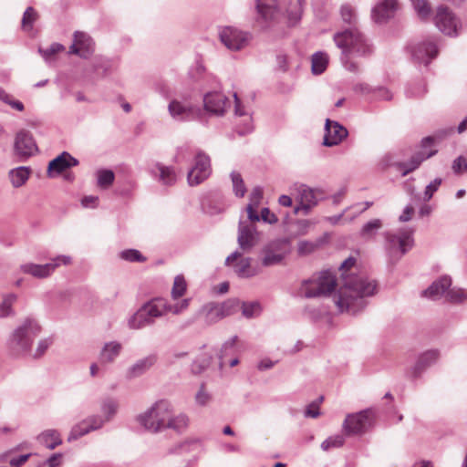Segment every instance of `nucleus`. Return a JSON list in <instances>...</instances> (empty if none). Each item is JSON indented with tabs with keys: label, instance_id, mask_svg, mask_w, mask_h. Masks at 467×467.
<instances>
[{
	"label": "nucleus",
	"instance_id": "f257e3e1",
	"mask_svg": "<svg viewBox=\"0 0 467 467\" xmlns=\"http://www.w3.org/2000/svg\"><path fill=\"white\" fill-rule=\"evenodd\" d=\"M356 264V259L349 256L344 260L339 271L343 278V285L334 301L340 312H348L356 315L367 306L366 297L376 293L377 284L364 275H347L346 272Z\"/></svg>",
	"mask_w": 467,
	"mask_h": 467
},
{
	"label": "nucleus",
	"instance_id": "f03ea898",
	"mask_svg": "<svg viewBox=\"0 0 467 467\" xmlns=\"http://www.w3.org/2000/svg\"><path fill=\"white\" fill-rule=\"evenodd\" d=\"M333 40L341 50L340 61L344 67L350 72L358 73L359 67L352 58L367 57L372 52L365 36L358 27H348L337 32Z\"/></svg>",
	"mask_w": 467,
	"mask_h": 467
},
{
	"label": "nucleus",
	"instance_id": "7ed1b4c3",
	"mask_svg": "<svg viewBox=\"0 0 467 467\" xmlns=\"http://www.w3.org/2000/svg\"><path fill=\"white\" fill-rule=\"evenodd\" d=\"M173 412L174 408L171 401L160 400L138 415L137 420L145 430L157 433L167 430L169 416Z\"/></svg>",
	"mask_w": 467,
	"mask_h": 467
},
{
	"label": "nucleus",
	"instance_id": "20e7f679",
	"mask_svg": "<svg viewBox=\"0 0 467 467\" xmlns=\"http://www.w3.org/2000/svg\"><path fill=\"white\" fill-rule=\"evenodd\" d=\"M41 327L33 318H26L11 334L8 348L15 356L26 353L31 349L34 339L39 335Z\"/></svg>",
	"mask_w": 467,
	"mask_h": 467
},
{
	"label": "nucleus",
	"instance_id": "39448f33",
	"mask_svg": "<svg viewBox=\"0 0 467 467\" xmlns=\"http://www.w3.org/2000/svg\"><path fill=\"white\" fill-rule=\"evenodd\" d=\"M337 286V278L330 270L319 273L317 278L304 280L299 293L306 298H314L329 296Z\"/></svg>",
	"mask_w": 467,
	"mask_h": 467
},
{
	"label": "nucleus",
	"instance_id": "423d86ee",
	"mask_svg": "<svg viewBox=\"0 0 467 467\" xmlns=\"http://www.w3.org/2000/svg\"><path fill=\"white\" fill-rule=\"evenodd\" d=\"M385 248L392 262L399 261L414 244L413 230L400 228L396 233L386 232L384 234Z\"/></svg>",
	"mask_w": 467,
	"mask_h": 467
},
{
	"label": "nucleus",
	"instance_id": "0eeeda50",
	"mask_svg": "<svg viewBox=\"0 0 467 467\" xmlns=\"http://www.w3.org/2000/svg\"><path fill=\"white\" fill-rule=\"evenodd\" d=\"M164 305L161 298H153L142 306L129 319V327L131 329H140L154 324L155 319L163 315Z\"/></svg>",
	"mask_w": 467,
	"mask_h": 467
},
{
	"label": "nucleus",
	"instance_id": "6e6552de",
	"mask_svg": "<svg viewBox=\"0 0 467 467\" xmlns=\"http://www.w3.org/2000/svg\"><path fill=\"white\" fill-rule=\"evenodd\" d=\"M259 233L254 225L240 221L238 224L237 243L241 251L236 250L228 255L225 264L229 265L239 259L244 253L251 252L259 243Z\"/></svg>",
	"mask_w": 467,
	"mask_h": 467
},
{
	"label": "nucleus",
	"instance_id": "1a4fd4ad",
	"mask_svg": "<svg viewBox=\"0 0 467 467\" xmlns=\"http://www.w3.org/2000/svg\"><path fill=\"white\" fill-rule=\"evenodd\" d=\"M221 43L230 51H240L247 47L253 38L248 31L236 26H221L218 31Z\"/></svg>",
	"mask_w": 467,
	"mask_h": 467
},
{
	"label": "nucleus",
	"instance_id": "9d476101",
	"mask_svg": "<svg viewBox=\"0 0 467 467\" xmlns=\"http://www.w3.org/2000/svg\"><path fill=\"white\" fill-rule=\"evenodd\" d=\"M434 23L438 29L449 36H457L462 31V23L448 6L437 7Z\"/></svg>",
	"mask_w": 467,
	"mask_h": 467
},
{
	"label": "nucleus",
	"instance_id": "9b49d317",
	"mask_svg": "<svg viewBox=\"0 0 467 467\" xmlns=\"http://www.w3.org/2000/svg\"><path fill=\"white\" fill-rule=\"evenodd\" d=\"M261 264L265 267L279 265L290 253V242L287 238L275 239L266 244L263 250Z\"/></svg>",
	"mask_w": 467,
	"mask_h": 467
},
{
	"label": "nucleus",
	"instance_id": "f8f14e48",
	"mask_svg": "<svg viewBox=\"0 0 467 467\" xmlns=\"http://www.w3.org/2000/svg\"><path fill=\"white\" fill-rule=\"evenodd\" d=\"M237 306L238 303L235 300H227L223 303L211 302L202 307L201 313L203 315L205 322L212 325L233 315Z\"/></svg>",
	"mask_w": 467,
	"mask_h": 467
},
{
	"label": "nucleus",
	"instance_id": "ddd939ff",
	"mask_svg": "<svg viewBox=\"0 0 467 467\" xmlns=\"http://www.w3.org/2000/svg\"><path fill=\"white\" fill-rule=\"evenodd\" d=\"M211 159L203 151L199 150L194 159V165L189 171L187 179L190 185H198L211 174Z\"/></svg>",
	"mask_w": 467,
	"mask_h": 467
},
{
	"label": "nucleus",
	"instance_id": "4468645a",
	"mask_svg": "<svg viewBox=\"0 0 467 467\" xmlns=\"http://www.w3.org/2000/svg\"><path fill=\"white\" fill-rule=\"evenodd\" d=\"M257 22L262 27H270L281 16V5L276 0H256Z\"/></svg>",
	"mask_w": 467,
	"mask_h": 467
},
{
	"label": "nucleus",
	"instance_id": "2eb2a0df",
	"mask_svg": "<svg viewBox=\"0 0 467 467\" xmlns=\"http://www.w3.org/2000/svg\"><path fill=\"white\" fill-rule=\"evenodd\" d=\"M71 258L67 255H58L52 260V262L45 264V265H36V264H25L21 265V270L23 273L30 275L36 278H46L49 276L55 269L60 265H68L70 264Z\"/></svg>",
	"mask_w": 467,
	"mask_h": 467
},
{
	"label": "nucleus",
	"instance_id": "dca6fc26",
	"mask_svg": "<svg viewBox=\"0 0 467 467\" xmlns=\"http://www.w3.org/2000/svg\"><path fill=\"white\" fill-rule=\"evenodd\" d=\"M371 421L372 411L365 410L348 415L344 420L343 429L348 435L361 434L371 426Z\"/></svg>",
	"mask_w": 467,
	"mask_h": 467
},
{
	"label": "nucleus",
	"instance_id": "f3484780",
	"mask_svg": "<svg viewBox=\"0 0 467 467\" xmlns=\"http://www.w3.org/2000/svg\"><path fill=\"white\" fill-rule=\"evenodd\" d=\"M37 151L36 143L30 131L19 130L15 137L14 152L21 161H26Z\"/></svg>",
	"mask_w": 467,
	"mask_h": 467
},
{
	"label": "nucleus",
	"instance_id": "a211bd4d",
	"mask_svg": "<svg viewBox=\"0 0 467 467\" xmlns=\"http://www.w3.org/2000/svg\"><path fill=\"white\" fill-rule=\"evenodd\" d=\"M105 423H107V421L101 415H91L71 429L67 441H76L90 431L99 430Z\"/></svg>",
	"mask_w": 467,
	"mask_h": 467
},
{
	"label": "nucleus",
	"instance_id": "6ab92c4d",
	"mask_svg": "<svg viewBox=\"0 0 467 467\" xmlns=\"http://www.w3.org/2000/svg\"><path fill=\"white\" fill-rule=\"evenodd\" d=\"M410 53L416 63L427 66L438 55V47L434 40L429 39L411 46Z\"/></svg>",
	"mask_w": 467,
	"mask_h": 467
},
{
	"label": "nucleus",
	"instance_id": "aec40b11",
	"mask_svg": "<svg viewBox=\"0 0 467 467\" xmlns=\"http://www.w3.org/2000/svg\"><path fill=\"white\" fill-rule=\"evenodd\" d=\"M94 52V41L86 32L76 31L73 35V43L69 47V53L80 57L88 58Z\"/></svg>",
	"mask_w": 467,
	"mask_h": 467
},
{
	"label": "nucleus",
	"instance_id": "412c9836",
	"mask_svg": "<svg viewBox=\"0 0 467 467\" xmlns=\"http://www.w3.org/2000/svg\"><path fill=\"white\" fill-rule=\"evenodd\" d=\"M348 135V130L339 122L326 119L325 135L323 144L327 147H332L339 144Z\"/></svg>",
	"mask_w": 467,
	"mask_h": 467
},
{
	"label": "nucleus",
	"instance_id": "4be33fe9",
	"mask_svg": "<svg viewBox=\"0 0 467 467\" xmlns=\"http://www.w3.org/2000/svg\"><path fill=\"white\" fill-rule=\"evenodd\" d=\"M440 353L436 349L428 350L418 358L415 365L407 372L408 377L416 379L432 364L436 363Z\"/></svg>",
	"mask_w": 467,
	"mask_h": 467
},
{
	"label": "nucleus",
	"instance_id": "5701e85b",
	"mask_svg": "<svg viewBox=\"0 0 467 467\" xmlns=\"http://www.w3.org/2000/svg\"><path fill=\"white\" fill-rule=\"evenodd\" d=\"M78 165V161L67 151H63L57 157L49 161L47 166V175L54 177L60 174L67 169Z\"/></svg>",
	"mask_w": 467,
	"mask_h": 467
},
{
	"label": "nucleus",
	"instance_id": "b1692460",
	"mask_svg": "<svg viewBox=\"0 0 467 467\" xmlns=\"http://www.w3.org/2000/svg\"><path fill=\"white\" fill-rule=\"evenodd\" d=\"M204 108L216 115H223L229 104L228 99L220 92L208 93L203 98Z\"/></svg>",
	"mask_w": 467,
	"mask_h": 467
},
{
	"label": "nucleus",
	"instance_id": "393cba45",
	"mask_svg": "<svg viewBox=\"0 0 467 467\" xmlns=\"http://www.w3.org/2000/svg\"><path fill=\"white\" fill-rule=\"evenodd\" d=\"M397 0H382L372 9V18L376 23H385L397 10Z\"/></svg>",
	"mask_w": 467,
	"mask_h": 467
},
{
	"label": "nucleus",
	"instance_id": "a878e982",
	"mask_svg": "<svg viewBox=\"0 0 467 467\" xmlns=\"http://www.w3.org/2000/svg\"><path fill=\"white\" fill-rule=\"evenodd\" d=\"M150 173L159 182L166 186L173 185L177 181V174L173 167L165 166L160 162H156L150 168Z\"/></svg>",
	"mask_w": 467,
	"mask_h": 467
},
{
	"label": "nucleus",
	"instance_id": "bb28decb",
	"mask_svg": "<svg viewBox=\"0 0 467 467\" xmlns=\"http://www.w3.org/2000/svg\"><path fill=\"white\" fill-rule=\"evenodd\" d=\"M451 285L450 276L444 275L434 281L427 289L421 292V296L432 300H437L442 296H446L447 290Z\"/></svg>",
	"mask_w": 467,
	"mask_h": 467
},
{
	"label": "nucleus",
	"instance_id": "cd10ccee",
	"mask_svg": "<svg viewBox=\"0 0 467 467\" xmlns=\"http://www.w3.org/2000/svg\"><path fill=\"white\" fill-rule=\"evenodd\" d=\"M157 362V356L150 354L137 360L127 370V378L131 379L145 374Z\"/></svg>",
	"mask_w": 467,
	"mask_h": 467
},
{
	"label": "nucleus",
	"instance_id": "c85d7f7f",
	"mask_svg": "<svg viewBox=\"0 0 467 467\" xmlns=\"http://www.w3.org/2000/svg\"><path fill=\"white\" fill-rule=\"evenodd\" d=\"M168 109L171 117L177 120H189L195 115V111L191 105L183 104L176 99L170 102Z\"/></svg>",
	"mask_w": 467,
	"mask_h": 467
},
{
	"label": "nucleus",
	"instance_id": "c756f323",
	"mask_svg": "<svg viewBox=\"0 0 467 467\" xmlns=\"http://www.w3.org/2000/svg\"><path fill=\"white\" fill-rule=\"evenodd\" d=\"M299 198L300 205L295 208V213H298V212L302 210L305 214H307L317 203L314 191L306 185L300 186Z\"/></svg>",
	"mask_w": 467,
	"mask_h": 467
},
{
	"label": "nucleus",
	"instance_id": "7c9ffc66",
	"mask_svg": "<svg viewBox=\"0 0 467 467\" xmlns=\"http://www.w3.org/2000/svg\"><path fill=\"white\" fill-rule=\"evenodd\" d=\"M436 153V150H431L428 153L425 152H417L414 154L408 162H398L396 163V167L401 171V175L406 176L410 172L415 171L420 163Z\"/></svg>",
	"mask_w": 467,
	"mask_h": 467
},
{
	"label": "nucleus",
	"instance_id": "2f4dec72",
	"mask_svg": "<svg viewBox=\"0 0 467 467\" xmlns=\"http://www.w3.org/2000/svg\"><path fill=\"white\" fill-rule=\"evenodd\" d=\"M119 408V403L118 400L111 397L103 399L100 403L102 418H104L107 422L111 421L115 415L118 413Z\"/></svg>",
	"mask_w": 467,
	"mask_h": 467
},
{
	"label": "nucleus",
	"instance_id": "473e14b6",
	"mask_svg": "<svg viewBox=\"0 0 467 467\" xmlns=\"http://www.w3.org/2000/svg\"><path fill=\"white\" fill-rule=\"evenodd\" d=\"M190 424V418L185 413H179L178 415L170 414L167 423V429H171L178 433L184 432Z\"/></svg>",
	"mask_w": 467,
	"mask_h": 467
},
{
	"label": "nucleus",
	"instance_id": "72a5a7b5",
	"mask_svg": "<svg viewBox=\"0 0 467 467\" xmlns=\"http://www.w3.org/2000/svg\"><path fill=\"white\" fill-rule=\"evenodd\" d=\"M37 440L49 450H53L62 443L60 434L56 430L44 431L37 436Z\"/></svg>",
	"mask_w": 467,
	"mask_h": 467
},
{
	"label": "nucleus",
	"instance_id": "f704fd0d",
	"mask_svg": "<svg viewBox=\"0 0 467 467\" xmlns=\"http://www.w3.org/2000/svg\"><path fill=\"white\" fill-rule=\"evenodd\" d=\"M30 173L31 170L29 167L20 166L12 169L8 175L12 185L15 188H19L26 182V181L29 179Z\"/></svg>",
	"mask_w": 467,
	"mask_h": 467
},
{
	"label": "nucleus",
	"instance_id": "c9c22d12",
	"mask_svg": "<svg viewBox=\"0 0 467 467\" xmlns=\"http://www.w3.org/2000/svg\"><path fill=\"white\" fill-rule=\"evenodd\" d=\"M122 349L120 343L110 341L106 343L100 351V359L104 363H111L119 355Z\"/></svg>",
	"mask_w": 467,
	"mask_h": 467
},
{
	"label": "nucleus",
	"instance_id": "e433bc0d",
	"mask_svg": "<svg viewBox=\"0 0 467 467\" xmlns=\"http://www.w3.org/2000/svg\"><path fill=\"white\" fill-rule=\"evenodd\" d=\"M252 258L240 257L234 265L235 274L242 278H249L256 275V271L251 266Z\"/></svg>",
	"mask_w": 467,
	"mask_h": 467
},
{
	"label": "nucleus",
	"instance_id": "4c0bfd02",
	"mask_svg": "<svg viewBox=\"0 0 467 467\" xmlns=\"http://www.w3.org/2000/svg\"><path fill=\"white\" fill-rule=\"evenodd\" d=\"M339 14L343 23L348 25L349 27H357L358 16L355 8L350 4L341 5Z\"/></svg>",
	"mask_w": 467,
	"mask_h": 467
},
{
	"label": "nucleus",
	"instance_id": "58836bf2",
	"mask_svg": "<svg viewBox=\"0 0 467 467\" xmlns=\"http://www.w3.org/2000/svg\"><path fill=\"white\" fill-rule=\"evenodd\" d=\"M237 339H238L237 336H234L233 337H231L229 340L225 341L223 344V346L220 349V352L218 354V358L220 360L221 367H223L226 363V358L228 356L235 354V350H236L235 345H236Z\"/></svg>",
	"mask_w": 467,
	"mask_h": 467
},
{
	"label": "nucleus",
	"instance_id": "ea45409f",
	"mask_svg": "<svg viewBox=\"0 0 467 467\" xmlns=\"http://www.w3.org/2000/svg\"><path fill=\"white\" fill-rule=\"evenodd\" d=\"M17 296L16 294H7L3 297L0 304V318H5L15 315L13 305L16 302Z\"/></svg>",
	"mask_w": 467,
	"mask_h": 467
},
{
	"label": "nucleus",
	"instance_id": "a19ab883",
	"mask_svg": "<svg viewBox=\"0 0 467 467\" xmlns=\"http://www.w3.org/2000/svg\"><path fill=\"white\" fill-rule=\"evenodd\" d=\"M327 56L323 52H317L312 56V72L315 75L322 74L327 66Z\"/></svg>",
	"mask_w": 467,
	"mask_h": 467
},
{
	"label": "nucleus",
	"instance_id": "79ce46f5",
	"mask_svg": "<svg viewBox=\"0 0 467 467\" xmlns=\"http://www.w3.org/2000/svg\"><path fill=\"white\" fill-rule=\"evenodd\" d=\"M305 0H290L289 6L286 7V13L292 23H296L303 12V4Z\"/></svg>",
	"mask_w": 467,
	"mask_h": 467
},
{
	"label": "nucleus",
	"instance_id": "37998d69",
	"mask_svg": "<svg viewBox=\"0 0 467 467\" xmlns=\"http://www.w3.org/2000/svg\"><path fill=\"white\" fill-rule=\"evenodd\" d=\"M382 227L380 219H373L366 223L360 230V236L362 238H372L377 232Z\"/></svg>",
	"mask_w": 467,
	"mask_h": 467
},
{
	"label": "nucleus",
	"instance_id": "c03bdc74",
	"mask_svg": "<svg viewBox=\"0 0 467 467\" xmlns=\"http://www.w3.org/2000/svg\"><path fill=\"white\" fill-rule=\"evenodd\" d=\"M446 300L452 304H461L467 301V290L451 288L446 292Z\"/></svg>",
	"mask_w": 467,
	"mask_h": 467
},
{
	"label": "nucleus",
	"instance_id": "a18cd8bd",
	"mask_svg": "<svg viewBox=\"0 0 467 467\" xmlns=\"http://www.w3.org/2000/svg\"><path fill=\"white\" fill-rule=\"evenodd\" d=\"M98 185L100 188L107 189L112 185L115 174L111 170H99L97 172Z\"/></svg>",
	"mask_w": 467,
	"mask_h": 467
},
{
	"label": "nucleus",
	"instance_id": "49530a36",
	"mask_svg": "<svg viewBox=\"0 0 467 467\" xmlns=\"http://www.w3.org/2000/svg\"><path fill=\"white\" fill-rule=\"evenodd\" d=\"M417 15L421 19H426L431 16V8L428 0H410Z\"/></svg>",
	"mask_w": 467,
	"mask_h": 467
},
{
	"label": "nucleus",
	"instance_id": "de8ad7c7",
	"mask_svg": "<svg viewBox=\"0 0 467 467\" xmlns=\"http://www.w3.org/2000/svg\"><path fill=\"white\" fill-rule=\"evenodd\" d=\"M37 17V12L31 6L27 7L22 17V28L25 31L31 30Z\"/></svg>",
	"mask_w": 467,
	"mask_h": 467
},
{
	"label": "nucleus",
	"instance_id": "09e8293b",
	"mask_svg": "<svg viewBox=\"0 0 467 467\" xmlns=\"http://www.w3.org/2000/svg\"><path fill=\"white\" fill-rule=\"evenodd\" d=\"M0 100L17 111H23L25 109L24 104L21 101L15 99L11 94H9L1 88Z\"/></svg>",
	"mask_w": 467,
	"mask_h": 467
},
{
	"label": "nucleus",
	"instance_id": "8fccbe9b",
	"mask_svg": "<svg viewBox=\"0 0 467 467\" xmlns=\"http://www.w3.org/2000/svg\"><path fill=\"white\" fill-rule=\"evenodd\" d=\"M231 179L234 194L237 197H244L246 192V188L241 174L236 171H233L231 173Z\"/></svg>",
	"mask_w": 467,
	"mask_h": 467
},
{
	"label": "nucleus",
	"instance_id": "3c124183",
	"mask_svg": "<svg viewBox=\"0 0 467 467\" xmlns=\"http://www.w3.org/2000/svg\"><path fill=\"white\" fill-rule=\"evenodd\" d=\"M119 257L128 262H145L146 257L142 255V254L136 249H127L123 250L119 253Z\"/></svg>",
	"mask_w": 467,
	"mask_h": 467
},
{
	"label": "nucleus",
	"instance_id": "603ef678",
	"mask_svg": "<svg viewBox=\"0 0 467 467\" xmlns=\"http://www.w3.org/2000/svg\"><path fill=\"white\" fill-rule=\"evenodd\" d=\"M186 291V281L182 275H177L174 278L173 286L171 289V296L177 299L184 295Z\"/></svg>",
	"mask_w": 467,
	"mask_h": 467
},
{
	"label": "nucleus",
	"instance_id": "864d4df0",
	"mask_svg": "<svg viewBox=\"0 0 467 467\" xmlns=\"http://www.w3.org/2000/svg\"><path fill=\"white\" fill-rule=\"evenodd\" d=\"M261 311L260 304L257 302L243 303L242 313L243 316L251 318L258 316Z\"/></svg>",
	"mask_w": 467,
	"mask_h": 467
},
{
	"label": "nucleus",
	"instance_id": "5fc2aeb1",
	"mask_svg": "<svg viewBox=\"0 0 467 467\" xmlns=\"http://www.w3.org/2000/svg\"><path fill=\"white\" fill-rule=\"evenodd\" d=\"M344 444V437L342 435H335L328 437L321 443L323 451H328L332 448H338Z\"/></svg>",
	"mask_w": 467,
	"mask_h": 467
},
{
	"label": "nucleus",
	"instance_id": "6e6d98bb",
	"mask_svg": "<svg viewBox=\"0 0 467 467\" xmlns=\"http://www.w3.org/2000/svg\"><path fill=\"white\" fill-rule=\"evenodd\" d=\"M427 92L426 85L424 82H419L407 88L406 94L410 98H421Z\"/></svg>",
	"mask_w": 467,
	"mask_h": 467
},
{
	"label": "nucleus",
	"instance_id": "4d7b16f0",
	"mask_svg": "<svg viewBox=\"0 0 467 467\" xmlns=\"http://www.w3.org/2000/svg\"><path fill=\"white\" fill-rule=\"evenodd\" d=\"M319 246L317 242L300 241L297 245V252L301 255L309 254L315 252Z\"/></svg>",
	"mask_w": 467,
	"mask_h": 467
},
{
	"label": "nucleus",
	"instance_id": "13d9d810",
	"mask_svg": "<svg viewBox=\"0 0 467 467\" xmlns=\"http://www.w3.org/2000/svg\"><path fill=\"white\" fill-rule=\"evenodd\" d=\"M64 50V46L58 43H53L47 49L39 48V53L43 56L46 60L51 59V57L58 52Z\"/></svg>",
	"mask_w": 467,
	"mask_h": 467
},
{
	"label": "nucleus",
	"instance_id": "bf43d9fd",
	"mask_svg": "<svg viewBox=\"0 0 467 467\" xmlns=\"http://www.w3.org/2000/svg\"><path fill=\"white\" fill-rule=\"evenodd\" d=\"M212 400V396L205 390L204 386L202 385L200 389L195 394V402L199 406H206Z\"/></svg>",
	"mask_w": 467,
	"mask_h": 467
},
{
	"label": "nucleus",
	"instance_id": "052dcab7",
	"mask_svg": "<svg viewBox=\"0 0 467 467\" xmlns=\"http://www.w3.org/2000/svg\"><path fill=\"white\" fill-rule=\"evenodd\" d=\"M441 182L442 180L441 178H436L426 186L424 192L425 201H430L432 198L433 193L439 189Z\"/></svg>",
	"mask_w": 467,
	"mask_h": 467
},
{
	"label": "nucleus",
	"instance_id": "680f3d73",
	"mask_svg": "<svg viewBox=\"0 0 467 467\" xmlns=\"http://www.w3.org/2000/svg\"><path fill=\"white\" fill-rule=\"evenodd\" d=\"M260 220L269 224H275L278 222L277 216L272 213L269 208L265 207L261 210Z\"/></svg>",
	"mask_w": 467,
	"mask_h": 467
},
{
	"label": "nucleus",
	"instance_id": "e2e57ef3",
	"mask_svg": "<svg viewBox=\"0 0 467 467\" xmlns=\"http://www.w3.org/2000/svg\"><path fill=\"white\" fill-rule=\"evenodd\" d=\"M452 171L456 174H461L467 171V160L462 156L455 159L452 163Z\"/></svg>",
	"mask_w": 467,
	"mask_h": 467
},
{
	"label": "nucleus",
	"instance_id": "0e129e2a",
	"mask_svg": "<svg viewBox=\"0 0 467 467\" xmlns=\"http://www.w3.org/2000/svg\"><path fill=\"white\" fill-rule=\"evenodd\" d=\"M392 93L388 88L383 87L375 88V92L373 94L374 99L389 101L392 99Z\"/></svg>",
	"mask_w": 467,
	"mask_h": 467
},
{
	"label": "nucleus",
	"instance_id": "69168bd1",
	"mask_svg": "<svg viewBox=\"0 0 467 467\" xmlns=\"http://www.w3.org/2000/svg\"><path fill=\"white\" fill-rule=\"evenodd\" d=\"M353 90L358 94L373 96L375 88L371 87L368 83H358L353 86Z\"/></svg>",
	"mask_w": 467,
	"mask_h": 467
},
{
	"label": "nucleus",
	"instance_id": "338daca9",
	"mask_svg": "<svg viewBox=\"0 0 467 467\" xmlns=\"http://www.w3.org/2000/svg\"><path fill=\"white\" fill-rule=\"evenodd\" d=\"M161 303L164 305L163 315H166L167 313H170V312L174 315H178L182 312L181 310L178 303L171 304L166 299H163V298H161Z\"/></svg>",
	"mask_w": 467,
	"mask_h": 467
},
{
	"label": "nucleus",
	"instance_id": "774afa93",
	"mask_svg": "<svg viewBox=\"0 0 467 467\" xmlns=\"http://www.w3.org/2000/svg\"><path fill=\"white\" fill-rule=\"evenodd\" d=\"M320 414L319 411V405L318 402H312L310 403L306 410H305V417L306 418H317Z\"/></svg>",
	"mask_w": 467,
	"mask_h": 467
}]
</instances>
